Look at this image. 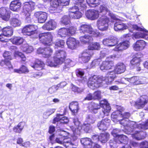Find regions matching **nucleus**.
Returning <instances> with one entry per match:
<instances>
[{
    "mask_svg": "<svg viewBox=\"0 0 148 148\" xmlns=\"http://www.w3.org/2000/svg\"><path fill=\"white\" fill-rule=\"evenodd\" d=\"M111 117L112 118L116 119V120L119 122V123L123 125V127L129 132L132 131L134 129L136 128L137 126L139 128H148V121L146 123L137 124L135 122L129 121L128 119H126L123 118L122 119H120L121 117H120V116L116 115V113H113L111 115Z\"/></svg>",
    "mask_w": 148,
    "mask_h": 148,
    "instance_id": "nucleus-1",
    "label": "nucleus"
},
{
    "mask_svg": "<svg viewBox=\"0 0 148 148\" xmlns=\"http://www.w3.org/2000/svg\"><path fill=\"white\" fill-rule=\"evenodd\" d=\"M101 107L103 109L102 112L100 113V116L103 118L105 115H108V113L110 111L111 108L109 106V104L106 99L101 101L100 104L94 102H92L89 106V110L95 113L97 112V110L100 109Z\"/></svg>",
    "mask_w": 148,
    "mask_h": 148,
    "instance_id": "nucleus-2",
    "label": "nucleus"
},
{
    "mask_svg": "<svg viewBox=\"0 0 148 148\" xmlns=\"http://www.w3.org/2000/svg\"><path fill=\"white\" fill-rule=\"evenodd\" d=\"M66 56V54L65 51L61 50H56L54 54L53 62L47 59L46 64L51 67H56L61 64L65 61Z\"/></svg>",
    "mask_w": 148,
    "mask_h": 148,
    "instance_id": "nucleus-3",
    "label": "nucleus"
},
{
    "mask_svg": "<svg viewBox=\"0 0 148 148\" xmlns=\"http://www.w3.org/2000/svg\"><path fill=\"white\" fill-rule=\"evenodd\" d=\"M73 124L72 126L73 131L74 133L77 135L80 134V131L81 129L86 132H88L91 129V127L90 125L88 123H84L82 126H80V122L77 118H73Z\"/></svg>",
    "mask_w": 148,
    "mask_h": 148,
    "instance_id": "nucleus-4",
    "label": "nucleus"
},
{
    "mask_svg": "<svg viewBox=\"0 0 148 148\" xmlns=\"http://www.w3.org/2000/svg\"><path fill=\"white\" fill-rule=\"evenodd\" d=\"M103 81L102 76L94 75L89 78L87 84L90 88L94 89L101 86Z\"/></svg>",
    "mask_w": 148,
    "mask_h": 148,
    "instance_id": "nucleus-5",
    "label": "nucleus"
},
{
    "mask_svg": "<svg viewBox=\"0 0 148 148\" xmlns=\"http://www.w3.org/2000/svg\"><path fill=\"white\" fill-rule=\"evenodd\" d=\"M126 81L129 82L131 86L143 84L145 83V81L138 76H134L129 78H123L121 79V82L122 84H127Z\"/></svg>",
    "mask_w": 148,
    "mask_h": 148,
    "instance_id": "nucleus-6",
    "label": "nucleus"
},
{
    "mask_svg": "<svg viewBox=\"0 0 148 148\" xmlns=\"http://www.w3.org/2000/svg\"><path fill=\"white\" fill-rule=\"evenodd\" d=\"M69 0H51L49 10L51 12V10H55L56 9L61 8V6L68 5Z\"/></svg>",
    "mask_w": 148,
    "mask_h": 148,
    "instance_id": "nucleus-7",
    "label": "nucleus"
},
{
    "mask_svg": "<svg viewBox=\"0 0 148 148\" xmlns=\"http://www.w3.org/2000/svg\"><path fill=\"white\" fill-rule=\"evenodd\" d=\"M109 19L106 16H102L98 19L97 22V26L101 31L107 30L108 27Z\"/></svg>",
    "mask_w": 148,
    "mask_h": 148,
    "instance_id": "nucleus-8",
    "label": "nucleus"
},
{
    "mask_svg": "<svg viewBox=\"0 0 148 148\" xmlns=\"http://www.w3.org/2000/svg\"><path fill=\"white\" fill-rule=\"evenodd\" d=\"M79 30L81 33H88L91 36L94 37H97L99 34V33L94 31L91 26L89 25H82L79 27Z\"/></svg>",
    "mask_w": 148,
    "mask_h": 148,
    "instance_id": "nucleus-9",
    "label": "nucleus"
},
{
    "mask_svg": "<svg viewBox=\"0 0 148 148\" xmlns=\"http://www.w3.org/2000/svg\"><path fill=\"white\" fill-rule=\"evenodd\" d=\"M148 121V119L145 122H143L141 124H143V123H147ZM138 129L146 130L148 129V128L147 129H143L142 128H139L137 127V126L136 127V128L134 129L132 131L130 132H133L134 130L135 131L134 133L132 134V136L133 138L137 140H140L144 139L146 136V133L143 132H139L137 130Z\"/></svg>",
    "mask_w": 148,
    "mask_h": 148,
    "instance_id": "nucleus-10",
    "label": "nucleus"
},
{
    "mask_svg": "<svg viewBox=\"0 0 148 148\" xmlns=\"http://www.w3.org/2000/svg\"><path fill=\"white\" fill-rule=\"evenodd\" d=\"M39 39L43 43L49 45L52 40L53 36L50 32L42 33L39 34Z\"/></svg>",
    "mask_w": 148,
    "mask_h": 148,
    "instance_id": "nucleus-11",
    "label": "nucleus"
},
{
    "mask_svg": "<svg viewBox=\"0 0 148 148\" xmlns=\"http://www.w3.org/2000/svg\"><path fill=\"white\" fill-rule=\"evenodd\" d=\"M55 141L57 143L62 145L66 148L74 145L70 138H64L60 136L56 138Z\"/></svg>",
    "mask_w": 148,
    "mask_h": 148,
    "instance_id": "nucleus-12",
    "label": "nucleus"
},
{
    "mask_svg": "<svg viewBox=\"0 0 148 148\" xmlns=\"http://www.w3.org/2000/svg\"><path fill=\"white\" fill-rule=\"evenodd\" d=\"M38 29L37 26L35 25H27L22 30L24 34L30 36L37 33Z\"/></svg>",
    "mask_w": 148,
    "mask_h": 148,
    "instance_id": "nucleus-13",
    "label": "nucleus"
},
{
    "mask_svg": "<svg viewBox=\"0 0 148 148\" xmlns=\"http://www.w3.org/2000/svg\"><path fill=\"white\" fill-rule=\"evenodd\" d=\"M92 53L89 49L84 51L79 55V58L84 63L88 62L90 60Z\"/></svg>",
    "mask_w": 148,
    "mask_h": 148,
    "instance_id": "nucleus-14",
    "label": "nucleus"
},
{
    "mask_svg": "<svg viewBox=\"0 0 148 148\" xmlns=\"http://www.w3.org/2000/svg\"><path fill=\"white\" fill-rule=\"evenodd\" d=\"M99 12L104 15H106L108 12V15L110 17L111 19L114 20L117 19L116 16L109 10L106 6L105 5H101L100 6L99 10Z\"/></svg>",
    "mask_w": 148,
    "mask_h": 148,
    "instance_id": "nucleus-15",
    "label": "nucleus"
},
{
    "mask_svg": "<svg viewBox=\"0 0 148 148\" xmlns=\"http://www.w3.org/2000/svg\"><path fill=\"white\" fill-rule=\"evenodd\" d=\"M23 12L25 13L31 12L35 9V3L34 2L30 1L25 2L23 4Z\"/></svg>",
    "mask_w": 148,
    "mask_h": 148,
    "instance_id": "nucleus-16",
    "label": "nucleus"
},
{
    "mask_svg": "<svg viewBox=\"0 0 148 148\" xmlns=\"http://www.w3.org/2000/svg\"><path fill=\"white\" fill-rule=\"evenodd\" d=\"M148 102V97L143 95L140 97L139 99L135 103V106L138 108L143 107Z\"/></svg>",
    "mask_w": 148,
    "mask_h": 148,
    "instance_id": "nucleus-17",
    "label": "nucleus"
},
{
    "mask_svg": "<svg viewBox=\"0 0 148 148\" xmlns=\"http://www.w3.org/2000/svg\"><path fill=\"white\" fill-rule=\"evenodd\" d=\"M116 72L115 71L108 72L105 77L102 76L103 81H105L107 84H110L116 77Z\"/></svg>",
    "mask_w": 148,
    "mask_h": 148,
    "instance_id": "nucleus-18",
    "label": "nucleus"
},
{
    "mask_svg": "<svg viewBox=\"0 0 148 148\" xmlns=\"http://www.w3.org/2000/svg\"><path fill=\"white\" fill-rule=\"evenodd\" d=\"M85 15L87 18L91 20H95L99 17L98 12L93 10H89L85 12Z\"/></svg>",
    "mask_w": 148,
    "mask_h": 148,
    "instance_id": "nucleus-19",
    "label": "nucleus"
},
{
    "mask_svg": "<svg viewBox=\"0 0 148 148\" xmlns=\"http://www.w3.org/2000/svg\"><path fill=\"white\" fill-rule=\"evenodd\" d=\"M21 3L19 0H14L11 2L10 8L12 11L18 12L21 9Z\"/></svg>",
    "mask_w": 148,
    "mask_h": 148,
    "instance_id": "nucleus-20",
    "label": "nucleus"
},
{
    "mask_svg": "<svg viewBox=\"0 0 148 148\" xmlns=\"http://www.w3.org/2000/svg\"><path fill=\"white\" fill-rule=\"evenodd\" d=\"M34 15L37 18L38 22L40 23H44L47 17V14L42 12H36L34 13Z\"/></svg>",
    "mask_w": 148,
    "mask_h": 148,
    "instance_id": "nucleus-21",
    "label": "nucleus"
},
{
    "mask_svg": "<svg viewBox=\"0 0 148 148\" xmlns=\"http://www.w3.org/2000/svg\"><path fill=\"white\" fill-rule=\"evenodd\" d=\"M118 41V39L116 38H108L103 40V43L105 45L112 47L115 45Z\"/></svg>",
    "mask_w": 148,
    "mask_h": 148,
    "instance_id": "nucleus-22",
    "label": "nucleus"
},
{
    "mask_svg": "<svg viewBox=\"0 0 148 148\" xmlns=\"http://www.w3.org/2000/svg\"><path fill=\"white\" fill-rule=\"evenodd\" d=\"M56 26V22L53 20H51L46 23L42 27L44 29L50 30L55 29Z\"/></svg>",
    "mask_w": 148,
    "mask_h": 148,
    "instance_id": "nucleus-23",
    "label": "nucleus"
},
{
    "mask_svg": "<svg viewBox=\"0 0 148 148\" xmlns=\"http://www.w3.org/2000/svg\"><path fill=\"white\" fill-rule=\"evenodd\" d=\"M110 121V120L108 118L102 120L97 124L98 128L102 131L106 130L108 127L109 125Z\"/></svg>",
    "mask_w": 148,
    "mask_h": 148,
    "instance_id": "nucleus-24",
    "label": "nucleus"
},
{
    "mask_svg": "<svg viewBox=\"0 0 148 148\" xmlns=\"http://www.w3.org/2000/svg\"><path fill=\"white\" fill-rule=\"evenodd\" d=\"M146 45V43L144 40H138L133 45L134 49L136 51H140L143 50Z\"/></svg>",
    "mask_w": 148,
    "mask_h": 148,
    "instance_id": "nucleus-25",
    "label": "nucleus"
},
{
    "mask_svg": "<svg viewBox=\"0 0 148 148\" xmlns=\"http://www.w3.org/2000/svg\"><path fill=\"white\" fill-rule=\"evenodd\" d=\"M114 63L112 61H105L102 62L100 66L101 70L103 71L110 69L113 66Z\"/></svg>",
    "mask_w": 148,
    "mask_h": 148,
    "instance_id": "nucleus-26",
    "label": "nucleus"
},
{
    "mask_svg": "<svg viewBox=\"0 0 148 148\" xmlns=\"http://www.w3.org/2000/svg\"><path fill=\"white\" fill-rule=\"evenodd\" d=\"M79 41L73 38H69L66 41V44L69 48L71 49L75 48L79 44Z\"/></svg>",
    "mask_w": 148,
    "mask_h": 148,
    "instance_id": "nucleus-27",
    "label": "nucleus"
},
{
    "mask_svg": "<svg viewBox=\"0 0 148 148\" xmlns=\"http://www.w3.org/2000/svg\"><path fill=\"white\" fill-rule=\"evenodd\" d=\"M130 42L128 41H124L117 45L114 48V50L119 51L125 49L129 46Z\"/></svg>",
    "mask_w": 148,
    "mask_h": 148,
    "instance_id": "nucleus-28",
    "label": "nucleus"
},
{
    "mask_svg": "<svg viewBox=\"0 0 148 148\" xmlns=\"http://www.w3.org/2000/svg\"><path fill=\"white\" fill-rule=\"evenodd\" d=\"M127 28V26L122 22L118 21L114 24V29L115 31H118L125 29Z\"/></svg>",
    "mask_w": 148,
    "mask_h": 148,
    "instance_id": "nucleus-29",
    "label": "nucleus"
},
{
    "mask_svg": "<svg viewBox=\"0 0 148 148\" xmlns=\"http://www.w3.org/2000/svg\"><path fill=\"white\" fill-rule=\"evenodd\" d=\"M81 142L85 148H91L93 144L91 139L87 138H82Z\"/></svg>",
    "mask_w": 148,
    "mask_h": 148,
    "instance_id": "nucleus-30",
    "label": "nucleus"
},
{
    "mask_svg": "<svg viewBox=\"0 0 148 148\" xmlns=\"http://www.w3.org/2000/svg\"><path fill=\"white\" fill-rule=\"evenodd\" d=\"M125 70V65L123 63H119L116 65L114 71L116 73L119 74L123 73Z\"/></svg>",
    "mask_w": 148,
    "mask_h": 148,
    "instance_id": "nucleus-31",
    "label": "nucleus"
},
{
    "mask_svg": "<svg viewBox=\"0 0 148 148\" xmlns=\"http://www.w3.org/2000/svg\"><path fill=\"white\" fill-rule=\"evenodd\" d=\"M60 121L62 123H66L69 121L67 117L65 116H63L60 114H58L56 117L54 119L53 123H55L56 122Z\"/></svg>",
    "mask_w": 148,
    "mask_h": 148,
    "instance_id": "nucleus-32",
    "label": "nucleus"
},
{
    "mask_svg": "<svg viewBox=\"0 0 148 148\" xmlns=\"http://www.w3.org/2000/svg\"><path fill=\"white\" fill-rule=\"evenodd\" d=\"M92 36L88 35H84L80 36L79 39L82 43L86 44L89 43L91 42L93 39L91 37Z\"/></svg>",
    "mask_w": 148,
    "mask_h": 148,
    "instance_id": "nucleus-33",
    "label": "nucleus"
},
{
    "mask_svg": "<svg viewBox=\"0 0 148 148\" xmlns=\"http://www.w3.org/2000/svg\"><path fill=\"white\" fill-rule=\"evenodd\" d=\"M69 108L73 113H75L77 112L79 110L78 103L77 101H73L70 103Z\"/></svg>",
    "mask_w": 148,
    "mask_h": 148,
    "instance_id": "nucleus-34",
    "label": "nucleus"
},
{
    "mask_svg": "<svg viewBox=\"0 0 148 148\" xmlns=\"http://www.w3.org/2000/svg\"><path fill=\"white\" fill-rule=\"evenodd\" d=\"M58 36L61 37H65L69 35L68 29L64 28L59 29L58 31Z\"/></svg>",
    "mask_w": 148,
    "mask_h": 148,
    "instance_id": "nucleus-35",
    "label": "nucleus"
},
{
    "mask_svg": "<svg viewBox=\"0 0 148 148\" xmlns=\"http://www.w3.org/2000/svg\"><path fill=\"white\" fill-rule=\"evenodd\" d=\"M3 33L7 37L11 36L13 33L12 28L10 26H8L4 27L2 30Z\"/></svg>",
    "mask_w": 148,
    "mask_h": 148,
    "instance_id": "nucleus-36",
    "label": "nucleus"
},
{
    "mask_svg": "<svg viewBox=\"0 0 148 148\" xmlns=\"http://www.w3.org/2000/svg\"><path fill=\"white\" fill-rule=\"evenodd\" d=\"M21 49L26 53H30L34 51V48L32 46L29 45L27 43L24 44L22 47Z\"/></svg>",
    "mask_w": 148,
    "mask_h": 148,
    "instance_id": "nucleus-37",
    "label": "nucleus"
},
{
    "mask_svg": "<svg viewBox=\"0 0 148 148\" xmlns=\"http://www.w3.org/2000/svg\"><path fill=\"white\" fill-rule=\"evenodd\" d=\"M109 136V134L107 132L101 133L99 136V140L101 143H105L108 140Z\"/></svg>",
    "mask_w": 148,
    "mask_h": 148,
    "instance_id": "nucleus-38",
    "label": "nucleus"
},
{
    "mask_svg": "<svg viewBox=\"0 0 148 148\" xmlns=\"http://www.w3.org/2000/svg\"><path fill=\"white\" fill-rule=\"evenodd\" d=\"M128 138L125 135H120L116 139L117 143L118 144L123 143H126L128 140Z\"/></svg>",
    "mask_w": 148,
    "mask_h": 148,
    "instance_id": "nucleus-39",
    "label": "nucleus"
},
{
    "mask_svg": "<svg viewBox=\"0 0 148 148\" xmlns=\"http://www.w3.org/2000/svg\"><path fill=\"white\" fill-rule=\"evenodd\" d=\"M29 72V70L24 65L22 66L19 69H14V73L19 74L26 73H28Z\"/></svg>",
    "mask_w": 148,
    "mask_h": 148,
    "instance_id": "nucleus-40",
    "label": "nucleus"
},
{
    "mask_svg": "<svg viewBox=\"0 0 148 148\" xmlns=\"http://www.w3.org/2000/svg\"><path fill=\"white\" fill-rule=\"evenodd\" d=\"M45 66L44 62L40 60H38L32 67L36 69L40 70L42 69Z\"/></svg>",
    "mask_w": 148,
    "mask_h": 148,
    "instance_id": "nucleus-41",
    "label": "nucleus"
},
{
    "mask_svg": "<svg viewBox=\"0 0 148 148\" xmlns=\"http://www.w3.org/2000/svg\"><path fill=\"white\" fill-rule=\"evenodd\" d=\"M82 8V7H79V5L77 3L74 6L71 7H70L69 9V14H71L72 13H74L77 12H79V10L80 11H83L84 10H81L80 8Z\"/></svg>",
    "mask_w": 148,
    "mask_h": 148,
    "instance_id": "nucleus-42",
    "label": "nucleus"
},
{
    "mask_svg": "<svg viewBox=\"0 0 148 148\" xmlns=\"http://www.w3.org/2000/svg\"><path fill=\"white\" fill-rule=\"evenodd\" d=\"M45 52L43 54V57L45 58H49L53 53V50L49 46H47L45 48Z\"/></svg>",
    "mask_w": 148,
    "mask_h": 148,
    "instance_id": "nucleus-43",
    "label": "nucleus"
},
{
    "mask_svg": "<svg viewBox=\"0 0 148 148\" xmlns=\"http://www.w3.org/2000/svg\"><path fill=\"white\" fill-rule=\"evenodd\" d=\"M24 41V39L19 37H16L12 40V42L14 44L19 45L22 44Z\"/></svg>",
    "mask_w": 148,
    "mask_h": 148,
    "instance_id": "nucleus-44",
    "label": "nucleus"
},
{
    "mask_svg": "<svg viewBox=\"0 0 148 148\" xmlns=\"http://www.w3.org/2000/svg\"><path fill=\"white\" fill-rule=\"evenodd\" d=\"M24 123L23 122H21L18 125L13 128L14 131L17 133H20L24 127Z\"/></svg>",
    "mask_w": 148,
    "mask_h": 148,
    "instance_id": "nucleus-45",
    "label": "nucleus"
},
{
    "mask_svg": "<svg viewBox=\"0 0 148 148\" xmlns=\"http://www.w3.org/2000/svg\"><path fill=\"white\" fill-rule=\"evenodd\" d=\"M140 54V53L136 55V57L134 58L131 61V63L133 65H138L139 64V63L140 61V58L142 56H139L138 54Z\"/></svg>",
    "mask_w": 148,
    "mask_h": 148,
    "instance_id": "nucleus-46",
    "label": "nucleus"
},
{
    "mask_svg": "<svg viewBox=\"0 0 148 148\" xmlns=\"http://www.w3.org/2000/svg\"><path fill=\"white\" fill-rule=\"evenodd\" d=\"M100 48V44L97 42L92 43L89 45L88 48L90 50H98Z\"/></svg>",
    "mask_w": 148,
    "mask_h": 148,
    "instance_id": "nucleus-47",
    "label": "nucleus"
},
{
    "mask_svg": "<svg viewBox=\"0 0 148 148\" xmlns=\"http://www.w3.org/2000/svg\"><path fill=\"white\" fill-rule=\"evenodd\" d=\"M10 23L12 26L16 27L20 25L21 22L17 18H12L10 20Z\"/></svg>",
    "mask_w": 148,
    "mask_h": 148,
    "instance_id": "nucleus-48",
    "label": "nucleus"
},
{
    "mask_svg": "<svg viewBox=\"0 0 148 148\" xmlns=\"http://www.w3.org/2000/svg\"><path fill=\"white\" fill-rule=\"evenodd\" d=\"M56 111L54 108H49L43 114V117L45 119L47 118L50 115Z\"/></svg>",
    "mask_w": 148,
    "mask_h": 148,
    "instance_id": "nucleus-49",
    "label": "nucleus"
},
{
    "mask_svg": "<svg viewBox=\"0 0 148 148\" xmlns=\"http://www.w3.org/2000/svg\"><path fill=\"white\" fill-rule=\"evenodd\" d=\"M88 5L92 7H94L99 4V0H86Z\"/></svg>",
    "mask_w": 148,
    "mask_h": 148,
    "instance_id": "nucleus-50",
    "label": "nucleus"
},
{
    "mask_svg": "<svg viewBox=\"0 0 148 148\" xmlns=\"http://www.w3.org/2000/svg\"><path fill=\"white\" fill-rule=\"evenodd\" d=\"M114 113H116V115L118 114H119L117 116H120V117L126 119H128L130 115V113L128 112H126L123 113L122 112H121L119 111H117Z\"/></svg>",
    "mask_w": 148,
    "mask_h": 148,
    "instance_id": "nucleus-51",
    "label": "nucleus"
},
{
    "mask_svg": "<svg viewBox=\"0 0 148 148\" xmlns=\"http://www.w3.org/2000/svg\"><path fill=\"white\" fill-rule=\"evenodd\" d=\"M69 16L70 18L78 19L82 16V13L80 12H77L74 13H72L71 14H69Z\"/></svg>",
    "mask_w": 148,
    "mask_h": 148,
    "instance_id": "nucleus-52",
    "label": "nucleus"
},
{
    "mask_svg": "<svg viewBox=\"0 0 148 148\" xmlns=\"http://www.w3.org/2000/svg\"><path fill=\"white\" fill-rule=\"evenodd\" d=\"M60 22L64 25L69 24L70 23V21L69 16L66 15L64 16L62 18Z\"/></svg>",
    "mask_w": 148,
    "mask_h": 148,
    "instance_id": "nucleus-53",
    "label": "nucleus"
},
{
    "mask_svg": "<svg viewBox=\"0 0 148 148\" xmlns=\"http://www.w3.org/2000/svg\"><path fill=\"white\" fill-rule=\"evenodd\" d=\"M76 74L77 77H80L81 78L80 80L82 82H84L86 80V79L83 77V76L84 74V71L78 70L77 71Z\"/></svg>",
    "mask_w": 148,
    "mask_h": 148,
    "instance_id": "nucleus-54",
    "label": "nucleus"
},
{
    "mask_svg": "<svg viewBox=\"0 0 148 148\" xmlns=\"http://www.w3.org/2000/svg\"><path fill=\"white\" fill-rule=\"evenodd\" d=\"M143 32V33L140 32L136 33L134 36L135 38L136 39L144 38L146 36L148 35V34L147 33V32Z\"/></svg>",
    "mask_w": 148,
    "mask_h": 148,
    "instance_id": "nucleus-55",
    "label": "nucleus"
},
{
    "mask_svg": "<svg viewBox=\"0 0 148 148\" xmlns=\"http://www.w3.org/2000/svg\"><path fill=\"white\" fill-rule=\"evenodd\" d=\"M65 42L62 40H58L56 42L55 48L56 49L58 47L63 48L64 47Z\"/></svg>",
    "mask_w": 148,
    "mask_h": 148,
    "instance_id": "nucleus-56",
    "label": "nucleus"
},
{
    "mask_svg": "<svg viewBox=\"0 0 148 148\" xmlns=\"http://www.w3.org/2000/svg\"><path fill=\"white\" fill-rule=\"evenodd\" d=\"M101 92L97 91L95 92L93 94L94 100L99 99L101 98Z\"/></svg>",
    "mask_w": 148,
    "mask_h": 148,
    "instance_id": "nucleus-57",
    "label": "nucleus"
},
{
    "mask_svg": "<svg viewBox=\"0 0 148 148\" xmlns=\"http://www.w3.org/2000/svg\"><path fill=\"white\" fill-rule=\"evenodd\" d=\"M121 131V130L117 128L114 129L111 132L112 135L114 137L116 138V139L118 136L119 133Z\"/></svg>",
    "mask_w": 148,
    "mask_h": 148,
    "instance_id": "nucleus-58",
    "label": "nucleus"
},
{
    "mask_svg": "<svg viewBox=\"0 0 148 148\" xmlns=\"http://www.w3.org/2000/svg\"><path fill=\"white\" fill-rule=\"evenodd\" d=\"M14 55L15 57L17 56L20 57L22 60L23 61H24L26 60V57H25L24 55H23L22 53L18 51H15L14 52Z\"/></svg>",
    "mask_w": 148,
    "mask_h": 148,
    "instance_id": "nucleus-59",
    "label": "nucleus"
},
{
    "mask_svg": "<svg viewBox=\"0 0 148 148\" xmlns=\"http://www.w3.org/2000/svg\"><path fill=\"white\" fill-rule=\"evenodd\" d=\"M3 56L5 60L12 59V57L11 56V53L8 51L5 52L3 54Z\"/></svg>",
    "mask_w": 148,
    "mask_h": 148,
    "instance_id": "nucleus-60",
    "label": "nucleus"
},
{
    "mask_svg": "<svg viewBox=\"0 0 148 148\" xmlns=\"http://www.w3.org/2000/svg\"><path fill=\"white\" fill-rule=\"evenodd\" d=\"M132 27L133 29L138 31H143L145 32H148V31L144 28H142L138 27L136 25H132Z\"/></svg>",
    "mask_w": 148,
    "mask_h": 148,
    "instance_id": "nucleus-61",
    "label": "nucleus"
},
{
    "mask_svg": "<svg viewBox=\"0 0 148 148\" xmlns=\"http://www.w3.org/2000/svg\"><path fill=\"white\" fill-rule=\"evenodd\" d=\"M101 60L99 59H95L93 60L90 64L91 68L98 66Z\"/></svg>",
    "mask_w": 148,
    "mask_h": 148,
    "instance_id": "nucleus-62",
    "label": "nucleus"
},
{
    "mask_svg": "<svg viewBox=\"0 0 148 148\" xmlns=\"http://www.w3.org/2000/svg\"><path fill=\"white\" fill-rule=\"evenodd\" d=\"M68 29V32L69 33V36H70V35H73L74 34L77 29L74 26H71Z\"/></svg>",
    "mask_w": 148,
    "mask_h": 148,
    "instance_id": "nucleus-63",
    "label": "nucleus"
},
{
    "mask_svg": "<svg viewBox=\"0 0 148 148\" xmlns=\"http://www.w3.org/2000/svg\"><path fill=\"white\" fill-rule=\"evenodd\" d=\"M65 64L70 66H73L74 62L69 59H67L65 61Z\"/></svg>",
    "mask_w": 148,
    "mask_h": 148,
    "instance_id": "nucleus-64",
    "label": "nucleus"
}]
</instances>
